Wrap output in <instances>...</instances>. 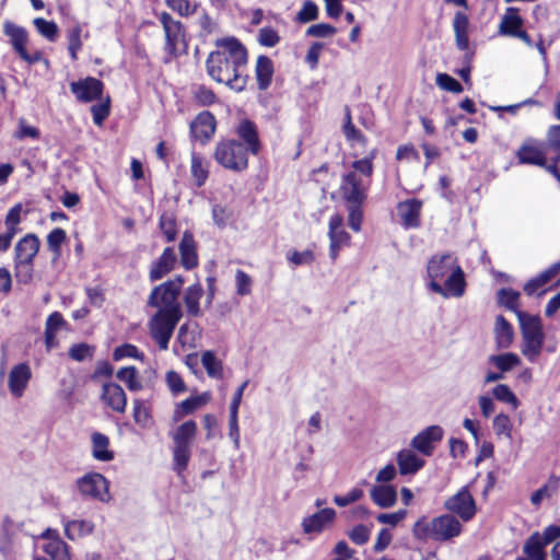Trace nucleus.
I'll return each instance as SVG.
<instances>
[{"mask_svg":"<svg viewBox=\"0 0 560 560\" xmlns=\"http://www.w3.org/2000/svg\"><path fill=\"white\" fill-rule=\"evenodd\" d=\"M246 63V48L238 39L225 37L215 42V50L207 59V71L214 81L242 91L247 82Z\"/></svg>","mask_w":560,"mask_h":560,"instance_id":"f257e3e1","label":"nucleus"},{"mask_svg":"<svg viewBox=\"0 0 560 560\" xmlns=\"http://www.w3.org/2000/svg\"><path fill=\"white\" fill-rule=\"evenodd\" d=\"M430 289L443 298H460L465 293V275L453 254L434 255L427 266Z\"/></svg>","mask_w":560,"mask_h":560,"instance_id":"f03ea898","label":"nucleus"},{"mask_svg":"<svg viewBox=\"0 0 560 560\" xmlns=\"http://www.w3.org/2000/svg\"><path fill=\"white\" fill-rule=\"evenodd\" d=\"M375 154L376 150L373 149L365 158L352 162L351 170L343 174L340 192L350 205L364 202L373 175Z\"/></svg>","mask_w":560,"mask_h":560,"instance_id":"7ed1b4c3","label":"nucleus"},{"mask_svg":"<svg viewBox=\"0 0 560 560\" xmlns=\"http://www.w3.org/2000/svg\"><path fill=\"white\" fill-rule=\"evenodd\" d=\"M522 336V354L530 362H536L545 343V332L541 318L526 312H517Z\"/></svg>","mask_w":560,"mask_h":560,"instance_id":"20e7f679","label":"nucleus"},{"mask_svg":"<svg viewBox=\"0 0 560 560\" xmlns=\"http://www.w3.org/2000/svg\"><path fill=\"white\" fill-rule=\"evenodd\" d=\"M412 533L418 539L446 541L460 535L462 524L451 514H443L431 521L421 517L415 523Z\"/></svg>","mask_w":560,"mask_h":560,"instance_id":"39448f33","label":"nucleus"},{"mask_svg":"<svg viewBox=\"0 0 560 560\" xmlns=\"http://www.w3.org/2000/svg\"><path fill=\"white\" fill-rule=\"evenodd\" d=\"M196 433L197 423L192 420H188L182 423L172 433V439L174 442V467L177 472L184 471L188 465L190 458V446L195 440Z\"/></svg>","mask_w":560,"mask_h":560,"instance_id":"423d86ee","label":"nucleus"},{"mask_svg":"<svg viewBox=\"0 0 560 560\" xmlns=\"http://www.w3.org/2000/svg\"><path fill=\"white\" fill-rule=\"evenodd\" d=\"M214 159L222 167L233 172H243L248 166V151L236 140L220 141L215 147Z\"/></svg>","mask_w":560,"mask_h":560,"instance_id":"0eeeda50","label":"nucleus"},{"mask_svg":"<svg viewBox=\"0 0 560 560\" xmlns=\"http://www.w3.org/2000/svg\"><path fill=\"white\" fill-rule=\"evenodd\" d=\"M183 284L184 279L178 276L173 280L156 285L149 295L148 305L158 307V311L162 312L182 313L177 298Z\"/></svg>","mask_w":560,"mask_h":560,"instance_id":"6e6552de","label":"nucleus"},{"mask_svg":"<svg viewBox=\"0 0 560 560\" xmlns=\"http://www.w3.org/2000/svg\"><path fill=\"white\" fill-rule=\"evenodd\" d=\"M182 318V313L158 311L151 318L149 326L152 338L159 343L161 350L168 348L173 331Z\"/></svg>","mask_w":560,"mask_h":560,"instance_id":"1a4fd4ad","label":"nucleus"},{"mask_svg":"<svg viewBox=\"0 0 560 560\" xmlns=\"http://www.w3.org/2000/svg\"><path fill=\"white\" fill-rule=\"evenodd\" d=\"M159 21L162 24L165 35V49L170 55H177L186 48L185 30L183 24L175 20L167 12L159 14Z\"/></svg>","mask_w":560,"mask_h":560,"instance_id":"9d476101","label":"nucleus"},{"mask_svg":"<svg viewBox=\"0 0 560 560\" xmlns=\"http://www.w3.org/2000/svg\"><path fill=\"white\" fill-rule=\"evenodd\" d=\"M78 488L82 495L92 498L102 502H108L110 499L108 491V481L97 472L86 474L78 480Z\"/></svg>","mask_w":560,"mask_h":560,"instance_id":"9b49d317","label":"nucleus"},{"mask_svg":"<svg viewBox=\"0 0 560 560\" xmlns=\"http://www.w3.org/2000/svg\"><path fill=\"white\" fill-rule=\"evenodd\" d=\"M444 506L464 522L470 521L477 511L475 500L467 487H463L457 493L450 497Z\"/></svg>","mask_w":560,"mask_h":560,"instance_id":"f8f14e48","label":"nucleus"},{"mask_svg":"<svg viewBox=\"0 0 560 560\" xmlns=\"http://www.w3.org/2000/svg\"><path fill=\"white\" fill-rule=\"evenodd\" d=\"M343 219L340 214H334L329 220L328 236L330 240L329 256L332 260H336L339 250L350 244V235L343 229Z\"/></svg>","mask_w":560,"mask_h":560,"instance_id":"ddd939ff","label":"nucleus"},{"mask_svg":"<svg viewBox=\"0 0 560 560\" xmlns=\"http://www.w3.org/2000/svg\"><path fill=\"white\" fill-rule=\"evenodd\" d=\"M38 539L43 541L42 549L51 560H70L68 546L56 529H46Z\"/></svg>","mask_w":560,"mask_h":560,"instance_id":"4468645a","label":"nucleus"},{"mask_svg":"<svg viewBox=\"0 0 560 560\" xmlns=\"http://www.w3.org/2000/svg\"><path fill=\"white\" fill-rule=\"evenodd\" d=\"M444 431L440 425H430L427 429L419 432L411 440V447L417 450L424 456H431L436 442H440L443 439Z\"/></svg>","mask_w":560,"mask_h":560,"instance_id":"2eb2a0df","label":"nucleus"},{"mask_svg":"<svg viewBox=\"0 0 560 560\" xmlns=\"http://www.w3.org/2000/svg\"><path fill=\"white\" fill-rule=\"evenodd\" d=\"M32 378V370L25 362L14 365L8 375V388L12 397L21 398Z\"/></svg>","mask_w":560,"mask_h":560,"instance_id":"dca6fc26","label":"nucleus"},{"mask_svg":"<svg viewBox=\"0 0 560 560\" xmlns=\"http://www.w3.org/2000/svg\"><path fill=\"white\" fill-rule=\"evenodd\" d=\"M71 92L75 95L80 102H92L101 97L103 93V83L92 77L72 82L70 84Z\"/></svg>","mask_w":560,"mask_h":560,"instance_id":"f3484780","label":"nucleus"},{"mask_svg":"<svg viewBox=\"0 0 560 560\" xmlns=\"http://www.w3.org/2000/svg\"><path fill=\"white\" fill-rule=\"evenodd\" d=\"M39 245V238L35 234H26L14 246V261L34 262Z\"/></svg>","mask_w":560,"mask_h":560,"instance_id":"a211bd4d","label":"nucleus"},{"mask_svg":"<svg viewBox=\"0 0 560 560\" xmlns=\"http://www.w3.org/2000/svg\"><path fill=\"white\" fill-rule=\"evenodd\" d=\"M336 516L335 510L330 508L322 509L320 511L314 513L313 515H310L305 517L302 522V527L304 533L306 534H313V533H320L323 532L327 526H329Z\"/></svg>","mask_w":560,"mask_h":560,"instance_id":"6ab92c4d","label":"nucleus"},{"mask_svg":"<svg viewBox=\"0 0 560 560\" xmlns=\"http://www.w3.org/2000/svg\"><path fill=\"white\" fill-rule=\"evenodd\" d=\"M516 158L522 164H532L544 167L546 164V153L536 143L529 139L526 140L516 152Z\"/></svg>","mask_w":560,"mask_h":560,"instance_id":"aec40b11","label":"nucleus"},{"mask_svg":"<svg viewBox=\"0 0 560 560\" xmlns=\"http://www.w3.org/2000/svg\"><path fill=\"white\" fill-rule=\"evenodd\" d=\"M421 208L422 202L417 199H409L398 205V217L406 229L419 226Z\"/></svg>","mask_w":560,"mask_h":560,"instance_id":"412c9836","label":"nucleus"},{"mask_svg":"<svg viewBox=\"0 0 560 560\" xmlns=\"http://www.w3.org/2000/svg\"><path fill=\"white\" fill-rule=\"evenodd\" d=\"M195 138L206 142L215 132V118L210 112L200 113L190 125Z\"/></svg>","mask_w":560,"mask_h":560,"instance_id":"4be33fe9","label":"nucleus"},{"mask_svg":"<svg viewBox=\"0 0 560 560\" xmlns=\"http://www.w3.org/2000/svg\"><path fill=\"white\" fill-rule=\"evenodd\" d=\"M102 399L116 412H125L127 397L124 389L115 383H107L103 386Z\"/></svg>","mask_w":560,"mask_h":560,"instance_id":"5701e85b","label":"nucleus"},{"mask_svg":"<svg viewBox=\"0 0 560 560\" xmlns=\"http://www.w3.org/2000/svg\"><path fill=\"white\" fill-rule=\"evenodd\" d=\"M66 326L67 322L59 312H54L47 317L45 323V346L48 352L58 346L57 334Z\"/></svg>","mask_w":560,"mask_h":560,"instance_id":"b1692460","label":"nucleus"},{"mask_svg":"<svg viewBox=\"0 0 560 560\" xmlns=\"http://www.w3.org/2000/svg\"><path fill=\"white\" fill-rule=\"evenodd\" d=\"M180 264L185 269H192L198 265L196 243L190 232L186 231L179 243Z\"/></svg>","mask_w":560,"mask_h":560,"instance_id":"393cba45","label":"nucleus"},{"mask_svg":"<svg viewBox=\"0 0 560 560\" xmlns=\"http://www.w3.org/2000/svg\"><path fill=\"white\" fill-rule=\"evenodd\" d=\"M176 262V255L172 247H166L150 270V279L156 281L173 270Z\"/></svg>","mask_w":560,"mask_h":560,"instance_id":"a878e982","label":"nucleus"},{"mask_svg":"<svg viewBox=\"0 0 560 560\" xmlns=\"http://www.w3.org/2000/svg\"><path fill=\"white\" fill-rule=\"evenodd\" d=\"M396 459L401 475L416 474L424 466V460L410 448L398 452Z\"/></svg>","mask_w":560,"mask_h":560,"instance_id":"bb28decb","label":"nucleus"},{"mask_svg":"<svg viewBox=\"0 0 560 560\" xmlns=\"http://www.w3.org/2000/svg\"><path fill=\"white\" fill-rule=\"evenodd\" d=\"M372 501L382 509H388L395 505L397 501V492L389 485H374L370 489Z\"/></svg>","mask_w":560,"mask_h":560,"instance_id":"cd10ccee","label":"nucleus"},{"mask_svg":"<svg viewBox=\"0 0 560 560\" xmlns=\"http://www.w3.org/2000/svg\"><path fill=\"white\" fill-rule=\"evenodd\" d=\"M237 136L245 142V148L252 154H257L260 149V142L256 126L249 120H243L237 129Z\"/></svg>","mask_w":560,"mask_h":560,"instance_id":"c85d7f7f","label":"nucleus"},{"mask_svg":"<svg viewBox=\"0 0 560 560\" xmlns=\"http://www.w3.org/2000/svg\"><path fill=\"white\" fill-rule=\"evenodd\" d=\"M494 336L495 343L499 349L510 348L514 340V329L502 315H499L495 318Z\"/></svg>","mask_w":560,"mask_h":560,"instance_id":"c756f323","label":"nucleus"},{"mask_svg":"<svg viewBox=\"0 0 560 560\" xmlns=\"http://www.w3.org/2000/svg\"><path fill=\"white\" fill-rule=\"evenodd\" d=\"M546 546L547 544L540 537V533L535 532L526 539L523 552L526 555L527 560H547Z\"/></svg>","mask_w":560,"mask_h":560,"instance_id":"7c9ffc66","label":"nucleus"},{"mask_svg":"<svg viewBox=\"0 0 560 560\" xmlns=\"http://www.w3.org/2000/svg\"><path fill=\"white\" fill-rule=\"evenodd\" d=\"M3 32L9 37V40L16 54L26 48L27 32L24 27L7 21L3 25Z\"/></svg>","mask_w":560,"mask_h":560,"instance_id":"2f4dec72","label":"nucleus"},{"mask_svg":"<svg viewBox=\"0 0 560 560\" xmlns=\"http://www.w3.org/2000/svg\"><path fill=\"white\" fill-rule=\"evenodd\" d=\"M92 455L96 460L109 462L114 453L109 450V439L100 432L92 434Z\"/></svg>","mask_w":560,"mask_h":560,"instance_id":"473e14b6","label":"nucleus"},{"mask_svg":"<svg viewBox=\"0 0 560 560\" xmlns=\"http://www.w3.org/2000/svg\"><path fill=\"white\" fill-rule=\"evenodd\" d=\"M468 16L463 12H456L453 20L456 45L460 50L468 48Z\"/></svg>","mask_w":560,"mask_h":560,"instance_id":"72a5a7b5","label":"nucleus"},{"mask_svg":"<svg viewBox=\"0 0 560 560\" xmlns=\"http://www.w3.org/2000/svg\"><path fill=\"white\" fill-rule=\"evenodd\" d=\"M273 75V63L267 56H259L256 62V79L258 88L266 90L272 80Z\"/></svg>","mask_w":560,"mask_h":560,"instance_id":"f704fd0d","label":"nucleus"},{"mask_svg":"<svg viewBox=\"0 0 560 560\" xmlns=\"http://www.w3.org/2000/svg\"><path fill=\"white\" fill-rule=\"evenodd\" d=\"M523 25V20L518 15L517 9L509 8L502 18L499 31L503 35L515 36Z\"/></svg>","mask_w":560,"mask_h":560,"instance_id":"c9c22d12","label":"nucleus"},{"mask_svg":"<svg viewBox=\"0 0 560 560\" xmlns=\"http://www.w3.org/2000/svg\"><path fill=\"white\" fill-rule=\"evenodd\" d=\"M190 174L196 186L201 187L209 176V163L201 155L192 153L190 162Z\"/></svg>","mask_w":560,"mask_h":560,"instance_id":"e433bc0d","label":"nucleus"},{"mask_svg":"<svg viewBox=\"0 0 560 560\" xmlns=\"http://www.w3.org/2000/svg\"><path fill=\"white\" fill-rule=\"evenodd\" d=\"M203 295V289L199 282L188 287L184 292V303L188 314L197 316L200 313L199 301Z\"/></svg>","mask_w":560,"mask_h":560,"instance_id":"4c0bfd02","label":"nucleus"},{"mask_svg":"<svg viewBox=\"0 0 560 560\" xmlns=\"http://www.w3.org/2000/svg\"><path fill=\"white\" fill-rule=\"evenodd\" d=\"M489 363L493 364L503 374L512 371L514 368L521 364V359L513 352H505L502 354L490 355Z\"/></svg>","mask_w":560,"mask_h":560,"instance_id":"58836bf2","label":"nucleus"},{"mask_svg":"<svg viewBox=\"0 0 560 560\" xmlns=\"http://www.w3.org/2000/svg\"><path fill=\"white\" fill-rule=\"evenodd\" d=\"M210 399L211 395L209 393H202L198 396L189 397L178 405L176 415L182 417L184 415L192 413L195 410L208 404Z\"/></svg>","mask_w":560,"mask_h":560,"instance_id":"ea45409f","label":"nucleus"},{"mask_svg":"<svg viewBox=\"0 0 560 560\" xmlns=\"http://www.w3.org/2000/svg\"><path fill=\"white\" fill-rule=\"evenodd\" d=\"M558 488H559V479L556 477H551L546 485H544L541 488H539L532 494V497H530L532 504H534L535 506H539L544 500L549 499L553 494H556L558 491Z\"/></svg>","mask_w":560,"mask_h":560,"instance_id":"a19ab883","label":"nucleus"},{"mask_svg":"<svg viewBox=\"0 0 560 560\" xmlns=\"http://www.w3.org/2000/svg\"><path fill=\"white\" fill-rule=\"evenodd\" d=\"M94 525L90 521H71L65 526L66 535L69 539L89 535L93 532Z\"/></svg>","mask_w":560,"mask_h":560,"instance_id":"79ce46f5","label":"nucleus"},{"mask_svg":"<svg viewBox=\"0 0 560 560\" xmlns=\"http://www.w3.org/2000/svg\"><path fill=\"white\" fill-rule=\"evenodd\" d=\"M116 377L119 381L124 382L127 385V387L132 392H137L142 388V384L139 380L138 370L135 366H127L120 369L117 372Z\"/></svg>","mask_w":560,"mask_h":560,"instance_id":"37998d69","label":"nucleus"},{"mask_svg":"<svg viewBox=\"0 0 560 560\" xmlns=\"http://www.w3.org/2000/svg\"><path fill=\"white\" fill-rule=\"evenodd\" d=\"M201 363L210 377H222V362L215 358L213 352L205 351L201 355Z\"/></svg>","mask_w":560,"mask_h":560,"instance_id":"c03bdc74","label":"nucleus"},{"mask_svg":"<svg viewBox=\"0 0 560 560\" xmlns=\"http://www.w3.org/2000/svg\"><path fill=\"white\" fill-rule=\"evenodd\" d=\"M520 292L512 289L503 288L498 292V301L506 308L513 311L517 316V312H522L518 307Z\"/></svg>","mask_w":560,"mask_h":560,"instance_id":"a18cd8bd","label":"nucleus"},{"mask_svg":"<svg viewBox=\"0 0 560 560\" xmlns=\"http://www.w3.org/2000/svg\"><path fill=\"white\" fill-rule=\"evenodd\" d=\"M493 397L502 402H505L515 410L520 406V400L511 388L505 384H499L492 389Z\"/></svg>","mask_w":560,"mask_h":560,"instance_id":"49530a36","label":"nucleus"},{"mask_svg":"<svg viewBox=\"0 0 560 560\" xmlns=\"http://www.w3.org/2000/svg\"><path fill=\"white\" fill-rule=\"evenodd\" d=\"M14 277L19 283H31L34 277V262L14 261Z\"/></svg>","mask_w":560,"mask_h":560,"instance_id":"de8ad7c7","label":"nucleus"},{"mask_svg":"<svg viewBox=\"0 0 560 560\" xmlns=\"http://www.w3.org/2000/svg\"><path fill=\"white\" fill-rule=\"evenodd\" d=\"M38 33L50 42L56 40L58 35V26L52 21H47L43 18H36L33 21Z\"/></svg>","mask_w":560,"mask_h":560,"instance_id":"09e8293b","label":"nucleus"},{"mask_svg":"<svg viewBox=\"0 0 560 560\" xmlns=\"http://www.w3.org/2000/svg\"><path fill=\"white\" fill-rule=\"evenodd\" d=\"M133 420L142 428H148L151 424V415L145 404L139 399L133 401Z\"/></svg>","mask_w":560,"mask_h":560,"instance_id":"8fccbe9b","label":"nucleus"},{"mask_svg":"<svg viewBox=\"0 0 560 560\" xmlns=\"http://www.w3.org/2000/svg\"><path fill=\"white\" fill-rule=\"evenodd\" d=\"M512 421L505 413H499L493 419V430L498 436L512 438Z\"/></svg>","mask_w":560,"mask_h":560,"instance_id":"3c124183","label":"nucleus"},{"mask_svg":"<svg viewBox=\"0 0 560 560\" xmlns=\"http://www.w3.org/2000/svg\"><path fill=\"white\" fill-rule=\"evenodd\" d=\"M21 212H22V206L15 205L13 208H11L5 217L4 225L5 231L16 234L19 232V224L21 222Z\"/></svg>","mask_w":560,"mask_h":560,"instance_id":"603ef678","label":"nucleus"},{"mask_svg":"<svg viewBox=\"0 0 560 560\" xmlns=\"http://www.w3.org/2000/svg\"><path fill=\"white\" fill-rule=\"evenodd\" d=\"M436 85L441 88L442 90L453 92V93H462L463 86L460 83L455 80L453 77L448 75L447 73H439L436 75Z\"/></svg>","mask_w":560,"mask_h":560,"instance_id":"864d4df0","label":"nucleus"},{"mask_svg":"<svg viewBox=\"0 0 560 560\" xmlns=\"http://www.w3.org/2000/svg\"><path fill=\"white\" fill-rule=\"evenodd\" d=\"M66 231L56 228L54 229L47 236V245L48 248L54 252L56 255H59L61 244L66 241Z\"/></svg>","mask_w":560,"mask_h":560,"instance_id":"5fc2aeb1","label":"nucleus"},{"mask_svg":"<svg viewBox=\"0 0 560 560\" xmlns=\"http://www.w3.org/2000/svg\"><path fill=\"white\" fill-rule=\"evenodd\" d=\"M124 358H135L139 360H143V354L139 352L136 346L130 343H125L120 347H117L113 353V359L115 361H119Z\"/></svg>","mask_w":560,"mask_h":560,"instance_id":"6e6d98bb","label":"nucleus"},{"mask_svg":"<svg viewBox=\"0 0 560 560\" xmlns=\"http://www.w3.org/2000/svg\"><path fill=\"white\" fill-rule=\"evenodd\" d=\"M258 42L266 47H275L280 42V36L272 27H262L258 32Z\"/></svg>","mask_w":560,"mask_h":560,"instance_id":"4d7b16f0","label":"nucleus"},{"mask_svg":"<svg viewBox=\"0 0 560 560\" xmlns=\"http://www.w3.org/2000/svg\"><path fill=\"white\" fill-rule=\"evenodd\" d=\"M165 3L182 16H189L196 11V5H192L188 0H165Z\"/></svg>","mask_w":560,"mask_h":560,"instance_id":"13d9d810","label":"nucleus"},{"mask_svg":"<svg viewBox=\"0 0 560 560\" xmlns=\"http://www.w3.org/2000/svg\"><path fill=\"white\" fill-rule=\"evenodd\" d=\"M407 516V510L401 509L393 513H380L376 515V521L380 524H386L390 526H396L401 521H404Z\"/></svg>","mask_w":560,"mask_h":560,"instance_id":"bf43d9fd","label":"nucleus"},{"mask_svg":"<svg viewBox=\"0 0 560 560\" xmlns=\"http://www.w3.org/2000/svg\"><path fill=\"white\" fill-rule=\"evenodd\" d=\"M318 15V8L312 1H305L302 9L298 13L296 20L301 23H307L316 20Z\"/></svg>","mask_w":560,"mask_h":560,"instance_id":"052dcab7","label":"nucleus"},{"mask_svg":"<svg viewBox=\"0 0 560 560\" xmlns=\"http://www.w3.org/2000/svg\"><path fill=\"white\" fill-rule=\"evenodd\" d=\"M335 33L336 28L332 25L326 23L311 25L306 31L308 36L318 38L331 37Z\"/></svg>","mask_w":560,"mask_h":560,"instance_id":"680f3d73","label":"nucleus"},{"mask_svg":"<svg viewBox=\"0 0 560 560\" xmlns=\"http://www.w3.org/2000/svg\"><path fill=\"white\" fill-rule=\"evenodd\" d=\"M69 355L71 359L81 362L93 355V348L86 343H77L70 348Z\"/></svg>","mask_w":560,"mask_h":560,"instance_id":"e2e57ef3","label":"nucleus"},{"mask_svg":"<svg viewBox=\"0 0 560 560\" xmlns=\"http://www.w3.org/2000/svg\"><path fill=\"white\" fill-rule=\"evenodd\" d=\"M194 97L202 106H209L215 101L214 93L202 85H199L194 90Z\"/></svg>","mask_w":560,"mask_h":560,"instance_id":"0e129e2a","label":"nucleus"},{"mask_svg":"<svg viewBox=\"0 0 560 560\" xmlns=\"http://www.w3.org/2000/svg\"><path fill=\"white\" fill-rule=\"evenodd\" d=\"M166 383L171 392L175 395L180 394L186 389L182 376L175 371H168L166 373Z\"/></svg>","mask_w":560,"mask_h":560,"instance_id":"69168bd1","label":"nucleus"},{"mask_svg":"<svg viewBox=\"0 0 560 560\" xmlns=\"http://www.w3.org/2000/svg\"><path fill=\"white\" fill-rule=\"evenodd\" d=\"M236 290L240 295L250 293L252 278L243 270H237L235 275Z\"/></svg>","mask_w":560,"mask_h":560,"instance_id":"338daca9","label":"nucleus"},{"mask_svg":"<svg viewBox=\"0 0 560 560\" xmlns=\"http://www.w3.org/2000/svg\"><path fill=\"white\" fill-rule=\"evenodd\" d=\"M315 257L313 252L304 250V252H292L288 254V260L294 266L300 265H310L314 261Z\"/></svg>","mask_w":560,"mask_h":560,"instance_id":"774afa93","label":"nucleus"}]
</instances>
